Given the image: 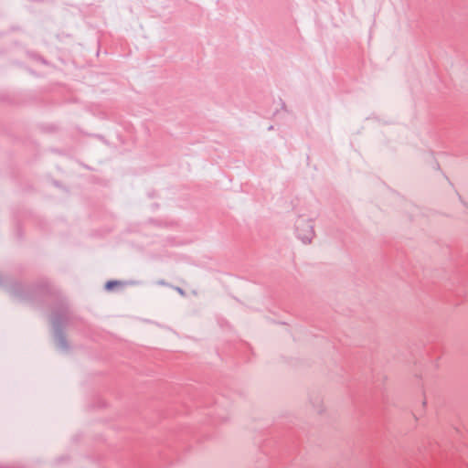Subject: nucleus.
<instances>
[{
    "instance_id": "0eeeda50",
    "label": "nucleus",
    "mask_w": 468,
    "mask_h": 468,
    "mask_svg": "<svg viewBox=\"0 0 468 468\" xmlns=\"http://www.w3.org/2000/svg\"><path fill=\"white\" fill-rule=\"evenodd\" d=\"M318 412H319V413L323 412V409H319V410H318Z\"/></svg>"
},
{
    "instance_id": "f257e3e1",
    "label": "nucleus",
    "mask_w": 468,
    "mask_h": 468,
    "mask_svg": "<svg viewBox=\"0 0 468 468\" xmlns=\"http://www.w3.org/2000/svg\"><path fill=\"white\" fill-rule=\"evenodd\" d=\"M72 318L69 304L66 302H60L52 311L50 323L53 330V336L57 347L64 352L69 350V345L67 341L64 329Z\"/></svg>"
},
{
    "instance_id": "39448f33",
    "label": "nucleus",
    "mask_w": 468,
    "mask_h": 468,
    "mask_svg": "<svg viewBox=\"0 0 468 468\" xmlns=\"http://www.w3.org/2000/svg\"><path fill=\"white\" fill-rule=\"evenodd\" d=\"M175 289H176V291L180 295H182V296H185V295H186V292H185V291H184L182 288H180V287H176Z\"/></svg>"
},
{
    "instance_id": "20e7f679",
    "label": "nucleus",
    "mask_w": 468,
    "mask_h": 468,
    "mask_svg": "<svg viewBox=\"0 0 468 468\" xmlns=\"http://www.w3.org/2000/svg\"><path fill=\"white\" fill-rule=\"evenodd\" d=\"M121 284V282L119 281H108L106 283H105V289L107 291H111L112 290L115 286L117 285H120Z\"/></svg>"
},
{
    "instance_id": "f03ea898",
    "label": "nucleus",
    "mask_w": 468,
    "mask_h": 468,
    "mask_svg": "<svg viewBox=\"0 0 468 468\" xmlns=\"http://www.w3.org/2000/svg\"><path fill=\"white\" fill-rule=\"evenodd\" d=\"M12 292L23 300L33 302L38 298L52 294L53 290L47 280H41L30 288H26L20 283H16L12 287Z\"/></svg>"
},
{
    "instance_id": "423d86ee",
    "label": "nucleus",
    "mask_w": 468,
    "mask_h": 468,
    "mask_svg": "<svg viewBox=\"0 0 468 468\" xmlns=\"http://www.w3.org/2000/svg\"><path fill=\"white\" fill-rule=\"evenodd\" d=\"M158 284H161V285H166V282L165 281H159L158 282Z\"/></svg>"
},
{
    "instance_id": "7ed1b4c3",
    "label": "nucleus",
    "mask_w": 468,
    "mask_h": 468,
    "mask_svg": "<svg viewBox=\"0 0 468 468\" xmlns=\"http://www.w3.org/2000/svg\"><path fill=\"white\" fill-rule=\"evenodd\" d=\"M295 233L304 244L311 243L314 237L313 220L304 216H299L294 223Z\"/></svg>"
}]
</instances>
